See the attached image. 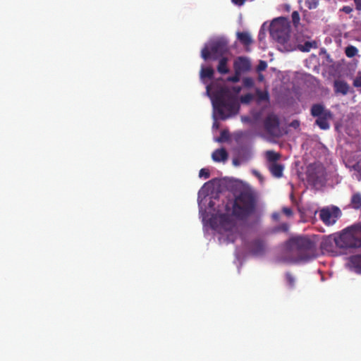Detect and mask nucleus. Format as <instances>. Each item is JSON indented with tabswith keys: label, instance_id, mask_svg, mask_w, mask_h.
<instances>
[{
	"label": "nucleus",
	"instance_id": "nucleus-1",
	"mask_svg": "<svg viewBox=\"0 0 361 361\" xmlns=\"http://www.w3.org/2000/svg\"><path fill=\"white\" fill-rule=\"evenodd\" d=\"M257 196L251 189H244L235 196L232 203L231 214H216L210 219L211 227L221 234H226L231 242H234L238 234L237 222L233 218L245 219L256 209Z\"/></svg>",
	"mask_w": 361,
	"mask_h": 361
},
{
	"label": "nucleus",
	"instance_id": "nucleus-2",
	"mask_svg": "<svg viewBox=\"0 0 361 361\" xmlns=\"http://www.w3.org/2000/svg\"><path fill=\"white\" fill-rule=\"evenodd\" d=\"M207 92L211 95L213 107L220 119L225 120L238 112V98L231 94L228 87L221 86L213 90L211 85H207Z\"/></svg>",
	"mask_w": 361,
	"mask_h": 361
},
{
	"label": "nucleus",
	"instance_id": "nucleus-3",
	"mask_svg": "<svg viewBox=\"0 0 361 361\" xmlns=\"http://www.w3.org/2000/svg\"><path fill=\"white\" fill-rule=\"evenodd\" d=\"M286 249L300 260H308L315 257L316 245L309 238L298 236L290 238Z\"/></svg>",
	"mask_w": 361,
	"mask_h": 361
},
{
	"label": "nucleus",
	"instance_id": "nucleus-4",
	"mask_svg": "<svg viewBox=\"0 0 361 361\" xmlns=\"http://www.w3.org/2000/svg\"><path fill=\"white\" fill-rule=\"evenodd\" d=\"M334 241L341 249L361 248V224L349 226L335 236Z\"/></svg>",
	"mask_w": 361,
	"mask_h": 361
},
{
	"label": "nucleus",
	"instance_id": "nucleus-5",
	"mask_svg": "<svg viewBox=\"0 0 361 361\" xmlns=\"http://www.w3.org/2000/svg\"><path fill=\"white\" fill-rule=\"evenodd\" d=\"M290 27L288 18L280 17L275 19L270 28V33L279 43L286 42L290 37Z\"/></svg>",
	"mask_w": 361,
	"mask_h": 361
},
{
	"label": "nucleus",
	"instance_id": "nucleus-6",
	"mask_svg": "<svg viewBox=\"0 0 361 361\" xmlns=\"http://www.w3.org/2000/svg\"><path fill=\"white\" fill-rule=\"evenodd\" d=\"M310 114L316 117L315 124L321 130H328L330 128L329 121L333 118L332 112L326 109L322 104H314L312 106Z\"/></svg>",
	"mask_w": 361,
	"mask_h": 361
},
{
	"label": "nucleus",
	"instance_id": "nucleus-7",
	"mask_svg": "<svg viewBox=\"0 0 361 361\" xmlns=\"http://www.w3.org/2000/svg\"><path fill=\"white\" fill-rule=\"evenodd\" d=\"M279 126V118L274 114H269L264 121L265 131L272 136L278 137L280 135Z\"/></svg>",
	"mask_w": 361,
	"mask_h": 361
},
{
	"label": "nucleus",
	"instance_id": "nucleus-8",
	"mask_svg": "<svg viewBox=\"0 0 361 361\" xmlns=\"http://www.w3.org/2000/svg\"><path fill=\"white\" fill-rule=\"evenodd\" d=\"M209 47L212 54L217 56H223L228 50V43L223 39L211 41Z\"/></svg>",
	"mask_w": 361,
	"mask_h": 361
},
{
	"label": "nucleus",
	"instance_id": "nucleus-9",
	"mask_svg": "<svg viewBox=\"0 0 361 361\" xmlns=\"http://www.w3.org/2000/svg\"><path fill=\"white\" fill-rule=\"evenodd\" d=\"M339 212L340 210L338 208H336L334 212L329 209H322L320 210L319 217L324 224L327 226L333 225L338 219L337 213Z\"/></svg>",
	"mask_w": 361,
	"mask_h": 361
},
{
	"label": "nucleus",
	"instance_id": "nucleus-10",
	"mask_svg": "<svg viewBox=\"0 0 361 361\" xmlns=\"http://www.w3.org/2000/svg\"><path fill=\"white\" fill-rule=\"evenodd\" d=\"M250 61L246 57L239 56L233 62L234 71H237L241 74L250 70Z\"/></svg>",
	"mask_w": 361,
	"mask_h": 361
},
{
	"label": "nucleus",
	"instance_id": "nucleus-11",
	"mask_svg": "<svg viewBox=\"0 0 361 361\" xmlns=\"http://www.w3.org/2000/svg\"><path fill=\"white\" fill-rule=\"evenodd\" d=\"M250 250L252 254L254 255H263L266 250V245L264 241L261 239H256L252 240L250 243Z\"/></svg>",
	"mask_w": 361,
	"mask_h": 361
},
{
	"label": "nucleus",
	"instance_id": "nucleus-12",
	"mask_svg": "<svg viewBox=\"0 0 361 361\" xmlns=\"http://www.w3.org/2000/svg\"><path fill=\"white\" fill-rule=\"evenodd\" d=\"M348 266L351 270L361 274V254L350 256L348 259Z\"/></svg>",
	"mask_w": 361,
	"mask_h": 361
},
{
	"label": "nucleus",
	"instance_id": "nucleus-13",
	"mask_svg": "<svg viewBox=\"0 0 361 361\" xmlns=\"http://www.w3.org/2000/svg\"><path fill=\"white\" fill-rule=\"evenodd\" d=\"M334 88L336 93H340L343 95H345L349 92L350 85L345 80H336L334 82Z\"/></svg>",
	"mask_w": 361,
	"mask_h": 361
},
{
	"label": "nucleus",
	"instance_id": "nucleus-14",
	"mask_svg": "<svg viewBox=\"0 0 361 361\" xmlns=\"http://www.w3.org/2000/svg\"><path fill=\"white\" fill-rule=\"evenodd\" d=\"M284 167L282 164L279 163H270L269 164V170L273 176L276 178H281L283 176Z\"/></svg>",
	"mask_w": 361,
	"mask_h": 361
},
{
	"label": "nucleus",
	"instance_id": "nucleus-15",
	"mask_svg": "<svg viewBox=\"0 0 361 361\" xmlns=\"http://www.w3.org/2000/svg\"><path fill=\"white\" fill-rule=\"evenodd\" d=\"M212 158L216 162L225 161L228 159V153L224 148L217 149L213 152Z\"/></svg>",
	"mask_w": 361,
	"mask_h": 361
},
{
	"label": "nucleus",
	"instance_id": "nucleus-16",
	"mask_svg": "<svg viewBox=\"0 0 361 361\" xmlns=\"http://www.w3.org/2000/svg\"><path fill=\"white\" fill-rule=\"evenodd\" d=\"M297 48L300 51L308 52L312 49L317 48V42L314 40H312V41H306L304 42V44L298 43L297 45Z\"/></svg>",
	"mask_w": 361,
	"mask_h": 361
},
{
	"label": "nucleus",
	"instance_id": "nucleus-17",
	"mask_svg": "<svg viewBox=\"0 0 361 361\" xmlns=\"http://www.w3.org/2000/svg\"><path fill=\"white\" fill-rule=\"evenodd\" d=\"M228 59L227 57H221L219 61L217 66V71L222 75L227 74L229 73V68L228 67Z\"/></svg>",
	"mask_w": 361,
	"mask_h": 361
},
{
	"label": "nucleus",
	"instance_id": "nucleus-18",
	"mask_svg": "<svg viewBox=\"0 0 361 361\" xmlns=\"http://www.w3.org/2000/svg\"><path fill=\"white\" fill-rule=\"evenodd\" d=\"M286 284L289 289H294L296 285V277L290 271H286L284 274Z\"/></svg>",
	"mask_w": 361,
	"mask_h": 361
},
{
	"label": "nucleus",
	"instance_id": "nucleus-19",
	"mask_svg": "<svg viewBox=\"0 0 361 361\" xmlns=\"http://www.w3.org/2000/svg\"><path fill=\"white\" fill-rule=\"evenodd\" d=\"M237 37H238V39L243 45L248 46L252 43V39L248 32H238L237 33Z\"/></svg>",
	"mask_w": 361,
	"mask_h": 361
},
{
	"label": "nucleus",
	"instance_id": "nucleus-20",
	"mask_svg": "<svg viewBox=\"0 0 361 361\" xmlns=\"http://www.w3.org/2000/svg\"><path fill=\"white\" fill-rule=\"evenodd\" d=\"M214 71L212 67H202L200 71L201 78H209L212 79L214 76Z\"/></svg>",
	"mask_w": 361,
	"mask_h": 361
},
{
	"label": "nucleus",
	"instance_id": "nucleus-21",
	"mask_svg": "<svg viewBox=\"0 0 361 361\" xmlns=\"http://www.w3.org/2000/svg\"><path fill=\"white\" fill-rule=\"evenodd\" d=\"M266 157L270 163H277L276 161L281 158V154L274 151H267L266 152Z\"/></svg>",
	"mask_w": 361,
	"mask_h": 361
},
{
	"label": "nucleus",
	"instance_id": "nucleus-22",
	"mask_svg": "<svg viewBox=\"0 0 361 361\" xmlns=\"http://www.w3.org/2000/svg\"><path fill=\"white\" fill-rule=\"evenodd\" d=\"M351 204L354 209H357L361 208V194L355 193L352 196Z\"/></svg>",
	"mask_w": 361,
	"mask_h": 361
},
{
	"label": "nucleus",
	"instance_id": "nucleus-23",
	"mask_svg": "<svg viewBox=\"0 0 361 361\" xmlns=\"http://www.w3.org/2000/svg\"><path fill=\"white\" fill-rule=\"evenodd\" d=\"M256 96L257 97L258 102H267L269 99V95L267 91H262L260 90H257Z\"/></svg>",
	"mask_w": 361,
	"mask_h": 361
},
{
	"label": "nucleus",
	"instance_id": "nucleus-24",
	"mask_svg": "<svg viewBox=\"0 0 361 361\" xmlns=\"http://www.w3.org/2000/svg\"><path fill=\"white\" fill-rule=\"evenodd\" d=\"M357 49L353 45L348 46L345 49V54L348 58L354 57L357 54Z\"/></svg>",
	"mask_w": 361,
	"mask_h": 361
},
{
	"label": "nucleus",
	"instance_id": "nucleus-25",
	"mask_svg": "<svg viewBox=\"0 0 361 361\" xmlns=\"http://www.w3.org/2000/svg\"><path fill=\"white\" fill-rule=\"evenodd\" d=\"M292 22L295 27H298L300 24V15L298 11H293L291 15Z\"/></svg>",
	"mask_w": 361,
	"mask_h": 361
},
{
	"label": "nucleus",
	"instance_id": "nucleus-26",
	"mask_svg": "<svg viewBox=\"0 0 361 361\" xmlns=\"http://www.w3.org/2000/svg\"><path fill=\"white\" fill-rule=\"evenodd\" d=\"M305 4L309 9H314L318 6L319 1L318 0H305Z\"/></svg>",
	"mask_w": 361,
	"mask_h": 361
},
{
	"label": "nucleus",
	"instance_id": "nucleus-27",
	"mask_svg": "<svg viewBox=\"0 0 361 361\" xmlns=\"http://www.w3.org/2000/svg\"><path fill=\"white\" fill-rule=\"evenodd\" d=\"M235 71V73H234L233 75L229 76V77L227 78V81L228 82H238L240 81L241 73H239L237 71Z\"/></svg>",
	"mask_w": 361,
	"mask_h": 361
},
{
	"label": "nucleus",
	"instance_id": "nucleus-28",
	"mask_svg": "<svg viewBox=\"0 0 361 361\" xmlns=\"http://www.w3.org/2000/svg\"><path fill=\"white\" fill-rule=\"evenodd\" d=\"M253 94L247 93L240 97V102L243 104H249L253 99Z\"/></svg>",
	"mask_w": 361,
	"mask_h": 361
},
{
	"label": "nucleus",
	"instance_id": "nucleus-29",
	"mask_svg": "<svg viewBox=\"0 0 361 361\" xmlns=\"http://www.w3.org/2000/svg\"><path fill=\"white\" fill-rule=\"evenodd\" d=\"M211 54L212 53L211 51L210 47H205L202 49L201 56L204 60H207L210 57Z\"/></svg>",
	"mask_w": 361,
	"mask_h": 361
},
{
	"label": "nucleus",
	"instance_id": "nucleus-30",
	"mask_svg": "<svg viewBox=\"0 0 361 361\" xmlns=\"http://www.w3.org/2000/svg\"><path fill=\"white\" fill-rule=\"evenodd\" d=\"M210 176V172L207 169H201L199 172V177L204 178V179L209 178Z\"/></svg>",
	"mask_w": 361,
	"mask_h": 361
},
{
	"label": "nucleus",
	"instance_id": "nucleus-31",
	"mask_svg": "<svg viewBox=\"0 0 361 361\" xmlns=\"http://www.w3.org/2000/svg\"><path fill=\"white\" fill-rule=\"evenodd\" d=\"M243 83L246 87H252L254 85V81L251 78H243Z\"/></svg>",
	"mask_w": 361,
	"mask_h": 361
},
{
	"label": "nucleus",
	"instance_id": "nucleus-32",
	"mask_svg": "<svg viewBox=\"0 0 361 361\" xmlns=\"http://www.w3.org/2000/svg\"><path fill=\"white\" fill-rule=\"evenodd\" d=\"M353 85L355 87H361V72H358L357 75L353 80Z\"/></svg>",
	"mask_w": 361,
	"mask_h": 361
},
{
	"label": "nucleus",
	"instance_id": "nucleus-33",
	"mask_svg": "<svg viewBox=\"0 0 361 361\" xmlns=\"http://www.w3.org/2000/svg\"><path fill=\"white\" fill-rule=\"evenodd\" d=\"M289 229V226L287 223H283L276 228V231L287 232Z\"/></svg>",
	"mask_w": 361,
	"mask_h": 361
},
{
	"label": "nucleus",
	"instance_id": "nucleus-34",
	"mask_svg": "<svg viewBox=\"0 0 361 361\" xmlns=\"http://www.w3.org/2000/svg\"><path fill=\"white\" fill-rule=\"evenodd\" d=\"M267 67V62L264 61H260L257 67V71L259 72L263 71L266 70Z\"/></svg>",
	"mask_w": 361,
	"mask_h": 361
},
{
	"label": "nucleus",
	"instance_id": "nucleus-35",
	"mask_svg": "<svg viewBox=\"0 0 361 361\" xmlns=\"http://www.w3.org/2000/svg\"><path fill=\"white\" fill-rule=\"evenodd\" d=\"M341 11L344 12L346 14H350L353 11V7L350 6H344L341 9Z\"/></svg>",
	"mask_w": 361,
	"mask_h": 361
},
{
	"label": "nucleus",
	"instance_id": "nucleus-36",
	"mask_svg": "<svg viewBox=\"0 0 361 361\" xmlns=\"http://www.w3.org/2000/svg\"><path fill=\"white\" fill-rule=\"evenodd\" d=\"M283 212L288 216H290L293 214V211L290 208L283 207Z\"/></svg>",
	"mask_w": 361,
	"mask_h": 361
},
{
	"label": "nucleus",
	"instance_id": "nucleus-37",
	"mask_svg": "<svg viewBox=\"0 0 361 361\" xmlns=\"http://www.w3.org/2000/svg\"><path fill=\"white\" fill-rule=\"evenodd\" d=\"M355 8L357 11H361V0H353Z\"/></svg>",
	"mask_w": 361,
	"mask_h": 361
},
{
	"label": "nucleus",
	"instance_id": "nucleus-38",
	"mask_svg": "<svg viewBox=\"0 0 361 361\" xmlns=\"http://www.w3.org/2000/svg\"><path fill=\"white\" fill-rule=\"evenodd\" d=\"M232 2L238 6H242L245 2V0H231Z\"/></svg>",
	"mask_w": 361,
	"mask_h": 361
},
{
	"label": "nucleus",
	"instance_id": "nucleus-39",
	"mask_svg": "<svg viewBox=\"0 0 361 361\" xmlns=\"http://www.w3.org/2000/svg\"><path fill=\"white\" fill-rule=\"evenodd\" d=\"M232 90L233 91L235 94H238L240 92L241 87L239 86H234L232 87Z\"/></svg>",
	"mask_w": 361,
	"mask_h": 361
},
{
	"label": "nucleus",
	"instance_id": "nucleus-40",
	"mask_svg": "<svg viewBox=\"0 0 361 361\" xmlns=\"http://www.w3.org/2000/svg\"><path fill=\"white\" fill-rule=\"evenodd\" d=\"M233 164L235 165V166H239V160L238 159H234L233 160Z\"/></svg>",
	"mask_w": 361,
	"mask_h": 361
},
{
	"label": "nucleus",
	"instance_id": "nucleus-41",
	"mask_svg": "<svg viewBox=\"0 0 361 361\" xmlns=\"http://www.w3.org/2000/svg\"><path fill=\"white\" fill-rule=\"evenodd\" d=\"M291 126L293 127H296V126H299V123L297 121H294L292 122Z\"/></svg>",
	"mask_w": 361,
	"mask_h": 361
},
{
	"label": "nucleus",
	"instance_id": "nucleus-42",
	"mask_svg": "<svg viewBox=\"0 0 361 361\" xmlns=\"http://www.w3.org/2000/svg\"><path fill=\"white\" fill-rule=\"evenodd\" d=\"M258 79L259 81H262L264 80V76L262 74H259Z\"/></svg>",
	"mask_w": 361,
	"mask_h": 361
},
{
	"label": "nucleus",
	"instance_id": "nucleus-43",
	"mask_svg": "<svg viewBox=\"0 0 361 361\" xmlns=\"http://www.w3.org/2000/svg\"><path fill=\"white\" fill-rule=\"evenodd\" d=\"M279 216V215L278 214H273V217H274V219H278Z\"/></svg>",
	"mask_w": 361,
	"mask_h": 361
},
{
	"label": "nucleus",
	"instance_id": "nucleus-44",
	"mask_svg": "<svg viewBox=\"0 0 361 361\" xmlns=\"http://www.w3.org/2000/svg\"><path fill=\"white\" fill-rule=\"evenodd\" d=\"M226 210L227 212L230 211V207H228V204H226Z\"/></svg>",
	"mask_w": 361,
	"mask_h": 361
},
{
	"label": "nucleus",
	"instance_id": "nucleus-45",
	"mask_svg": "<svg viewBox=\"0 0 361 361\" xmlns=\"http://www.w3.org/2000/svg\"><path fill=\"white\" fill-rule=\"evenodd\" d=\"M286 10H287V11H289V9H290V6H288V5H286Z\"/></svg>",
	"mask_w": 361,
	"mask_h": 361
},
{
	"label": "nucleus",
	"instance_id": "nucleus-46",
	"mask_svg": "<svg viewBox=\"0 0 361 361\" xmlns=\"http://www.w3.org/2000/svg\"><path fill=\"white\" fill-rule=\"evenodd\" d=\"M326 244H327V241H325L324 243H323V247H324L326 245Z\"/></svg>",
	"mask_w": 361,
	"mask_h": 361
},
{
	"label": "nucleus",
	"instance_id": "nucleus-47",
	"mask_svg": "<svg viewBox=\"0 0 361 361\" xmlns=\"http://www.w3.org/2000/svg\"><path fill=\"white\" fill-rule=\"evenodd\" d=\"M360 163L357 164V167L360 168Z\"/></svg>",
	"mask_w": 361,
	"mask_h": 361
}]
</instances>
